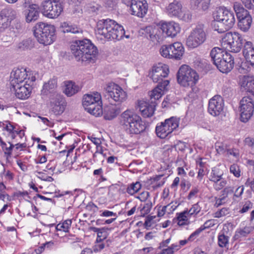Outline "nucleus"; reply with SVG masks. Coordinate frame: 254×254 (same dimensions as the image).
<instances>
[{"label": "nucleus", "instance_id": "nucleus-1", "mask_svg": "<svg viewBox=\"0 0 254 254\" xmlns=\"http://www.w3.org/2000/svg\"><path fill=\"white\" fill-rule=\"evenodd\" d=\"M70 50L76 61L86 64L94 63L98 54L97 47L87 39L75 41Z\"/></svg>", "mask_w": 254, "mask_h": 254}, {"label": "nucleus", "instance_id": "nucleus-34", "mask_svg": "<svg viewBox=\"0 0 254 254\" xmlns=\"http://www.w3.org/2000/svg\"><path fill=\"white\" fill-rule=\"evenodd\" d=\"M92 229L94 232H97V238L96 240L97 242H100L102 240L105 241L104 240L107 239L111 231L110 228L105 227H103L101 229L93 227Z\"/></svg>", "mask_w": 254, "mask_h": 254}, {"label": "nucleus", "instance_id": "nucleus-61", "mask_svg": "<svg viewBox=\"0 0 254 254\" xmlns=\"http://www.w3.org/2000/svg\"><path fill=\"white\" fill-rule=\"evenodd\" d=\"M6 123L5 126L4 127V130H6L9 133L13 132V128H15V127H14L9 121H5Z\"/></svg>", "mask_w": 254, "mask_h": 254}, {"label": "nucleus", "instance_id": "nucleus-41", "mask_svg": "<svg viewBox=\"0 0 254 254\" xmlns=\"http://www.w3.org/2000/svg\"><path fill=\"white\" fill-rule=\"evenodd\" d=\"M63 32L64 33H71L73 34H77V33H81L82 31V30L78 27L76 25H65V23H64V26L63 29Z\"/></svg>", "mask_w": 254, "mask_h": 254}, {"label": "nucleus", "instance_id": "nucleus-59", "mask_svg": "<svg viewBox=\"0 0 254 254\" xmlns=\"http://www.w3.org/2000/svg\"><path fill=\"white\" fill-rule=\"evenodd\" d=\"M226 153L228 155H232L236 158L239 157V151L236 148H228Z\"/></svg>", "mask_w": 254, "mask_h": 254}, {"label": "nucleus", "instance_id": "nucleus-15", "mask_svg": "<svg viewBox=\"0 0 254 254\" xmlns=\"http://www.w3.org/2000/svg\"><path fill=\"white\" fill-rule=\"evenodd\" d=\"M223 41L224 45H227L233 53L239 52L245 41L242 35L238 32H227L225 34Z\"/></svg>", "mask_w": 254, "mask_h": 254}, {"label": "nucleus", "instance_id": "nucleus-5", "mask_svg": "<svg viewBox=\"0 0 254 254\" xmlns=\"http://www.w3.org/2000/svg\"><path fill=\"white\" fill-rule=\"evenodd\" d=\"M55 32L56 28L54 25L40 22L35 25L34 34L40 43L48 45L55 40Z\"/></svg>", "mask_w": 254, "mask_h": 254}, {"label": "nucleus", "instance_id": "nucleus-13", "mask_svg": "<svg viewBox=\"0 0 254 254\" xmlns=\"http://www.w3.org/2000/svg\"><path fill=\"white\" fill-rule=\"evenodd\" d=\"M43 14L49 18H56L63 10L61 0H46L41 4Z\"/></svg>", "mask_w": 254, "mask_h": 254}, {"label": "nucleus", "instance_id": "nucleus-33", "mask_svg": "<svg viewBox=\"0 0 254 254\" xmlns=\"http://www.w3.org/2000/svg\"><path fill=\"white\" fill-rule=\"evenodd\" d=\"M211 0H190L191 7L193 9H201L205 11L208 9Z\"/></svg>", "mask_w": 254, "mask_h": 254}, {"label": "nucleus", "instance_id": "nucleus-32", "mask_svg": "<svg viewBox=\"0 0 254 254\" xmlns=\"http://www.w3.org/2000/svg\"><path fill=\"white\" fill-rule=\"evenodd\" d=\"M80 90L79 87L71 81L65 82V89L64 93L68 97H70L77 93Z\"/></svg>", "mask_w": 254, "mask_h": 254}, {"label": "nucleus", "instance_id": "nucleus-16", "mask_svg": "<svg viewBox=\"0 0 254 254\" xmlns=\"http://www.w3.org/2000/svg\"><path fill=\"white\" fill-rule=\"evenodd\" d=\"M17 16L16 10L10 6L2 9L0 12V34L9 29L11 22Z\"/></svg>", "mask_w": 254, "mask_h": 254}, {"label": "nucleus", "instance_id": "nucleus-43", "mask_svg": "<svg viewBox=\"0 0 254 254\" xmlns=\"http://www.w3.org/2000/svg\"><path fill=\"white\" fill-rule=\"evenodd\" d=\"M177 17L185 22H190L191 19L192 15L189 10H182Z\"/></svg>", "mask_w": 254, "mask_h": 254}, {"label": "nucleus", "instance_id": "nucleus-44", "mask_svg": "<svg viewBox=\"0 0 254 254\" xmlns=\"http://www.w3.org/2000/svg\"><path fill=\"white\" fill-rule=\"evenodd\" d=\"M163 175H158L150 179L151 184L153 185V188L154 189L159 188L163 185L164 181L159 182Z\"/></svg>", "mask_w": 254, "mask_h": 254}, {"label": "nucleus", "instance_id": "nucleus-14", "mask_svg": "<svg viewBox=\"0 0 254 254\" xmlns=\"http://www.w3.org/2000/svg\"><path fill=\"white\" fill-rule=\"evenodd\" d=\"M161 55L166 58L180 60L184 53V48L180 42L163 45L160 49Z\"/></svg>", "mask_w": 254, "mask_h": 254}, {"label": "nucleus", "instance_id": "nucleus-36", "mask_svg": "<svg viewBox=\"0 0 254 254\" xmlns=\"http://www.w3.org/2000/svg\"><path fill=\"white\" fill-rule=\"evenodd\" d=\"M164 33L159 29H155L152 33L149 34V37L151 40L154 43H159L163 40Z\"/></svg>", "mask_w": 254, "mask_h": 254}, {"label": "nucleus", "instance_id": "nucleus-56", "mask_svg": "<svg viewBox=\"0 0 254 254\" xmlns=\"http://www.w3.org/2000/svg\"><path fill=\"white\" fill-rule=\"evenodd\" d=\"M249 233V232L246 229L240 230L236 232L234 238L238 239L242 237H246Z\"/></svg>", "mask_w": 254, "mask_h": 254}, {"label": "nucleus", "instance_id": "nucleus-20", "mask_svg": "<svg viewBox=\"0 0 254 254\" xmlns=\"http://www.w3.org/2000/svg\"><path fill=\"white\" fill-rule=\"evenodd\" d=\"M224 105L222 97L220 95H215L209 101L208 111L211 115L217 116L222 112Z\"/></svg>", "mask_w": 254, "mask_h": 254}, {"label": "nucleus", "instance_id": "nucleus-54", "mask_svg": "<svg viewBox=\"0 0 254 254\" xmlns=\"http://www.w3.org/2000/svg\"><path fill=\"white\" fill-rule=\"evenodd\" d=\"M200 211V208L198 204V203L193 204L191 208L188 210V214H190V215H192L194 214H197Z\"/></svg>", "mask_w": 254, "mask_h": 254}, {"label": "nucleus", "instance_id": "nucleus-27", "mask_svg": "<svg viewBox=\"0 0 254 254\" xmlns=\"http://www.w3.org/2000/svg\"><path fill=\"white\" fill-rule=\"evenodd\" d=\"M57 81L55 78L50 79L47 82L44 83L41 90L43 95L49 96V98L53 94H59L56 91Z\"/></svg>", "mask_w": 254, "mask_h": 254}, {"label": "nucleus", "instance_id": "nucleus-25", "mask_svg": "<svg viewBox=\"0 0 254 254\" xmlns=\"http://www.w3.org/2000/svg\"><path fill=\"white\" fill-rule=\"evenodd\" d=\"M111 20L110 19L99 20L97 24V32L107 39L111 37Z\"/></svg>", "mask_w": 254, "mask_h": 254}, {"label": "nucleus", "instance_id": "nucleus-24", "mask_svg": "<svg viewBox=\"0 0 254 254\" xmlns=\"http://www.w3.org/2000/svg\"><path fill=\"white\" fill-rule=\"evenodd\" d=\"M162 33L165 34L166 36L174 37L180 31L179 25L175 22H163L160 27Z\"/></svg>", "mask_w": 254, "mask_h": 254}, {"label": "nucleus", "instance_id": "nucleus-51", "mask_svg": "<svg viewBox=\"0 0 254 254\" xmlns=\"http://www.w3.org/2000/svg\"><path fill=\"white\" fill-rule=\"evenodd\" d=\"M230 171L236 177H239L240 175V169L239 167L235 164L231 165L230 167Z\"/></svg>", "mask_w": 254, "mask_h": 254}, {"label": "nucleus", "instance_id": "nucleus-52", "mask_svg": "<svg viewBox=\"0 0 254 254\" xmlns=\"http://www.w3.org/2000/svg\"><path fill=\"white\" fill-rule=\"evenodd\" d=\"M219 183H214V185H213L214 188L216 190H220L222 189L227 184V181L221 178V180H220Z\"/></svg>", "mask_w": 254, "mask_h": 254}, {"label": "nucleus", "instance_id": "nucleus-22", "mask_svg": "<svg viewBox=\"0 0 254 254\" xmlns=\"http://www.w3.org/2000/svg\"><path fill=\"white\" fill-rule=\"evenodd\" d=\"M150 97V103L146 102H139L138 106L139 111L141 113L142 116L144 118H149L151 117L155 110V107L157 105L156 100L154 98Z\"/></svg>", "mask_w": 254, "mask_h": 254}, {"label": "nucleus", "instance_id": "nucleus-7", "mask_svg": "<svg viewBox=\"0 0 254 254\" xmlns=\"http://www.w3.org/2000/svg\"><path fill=\"white\" fill-rule=\"evenodd\" d=\"M82 105L85 110L91 115L99 117L102 114L101 95L97 92L84 95Z\"/></svg>", "mask_w": 254, "mask_h": 254}, {"label": "nucleus", "instance_id": "nucleus-26", "mask_svg": "<svg viewBox=\"0 0 254 254\" xmlns=\"http://www.w3.org/2000/svg\"><path fill=\"white\" fill-rule=\"evenodd\" d=\"M148 10L147 4L146 2L143 3L140 0H135L134 2L131 4V8L129 10L132 15L139 17H143L146 14Z\"/></svg>", "mask_w": 254, "mask_h": 254}, {"label": "nucleus", "instance_id": "nucleus-10", "mask_svg": "<svg viewBox=\"0 0 254 254\" xmlns=\"http://www.w3.org/2000/svg\"><path fill=\"white\" fill-rule=\"evenodd\" d=\"M207 35L203 24H198L190 32L186 44L190 49H194L204 43Z\"/></svg>", "mask_w": 254, "mask_h": 254}, {"label": "nucleus", "instance_id": "nucleus-64", "mask_svg": "<svg viewBox=\"0 0 254 254\" xmlns=\"http://www.w3.org/2000/svg\"><path fill=\"white\" fill-rule=\"evenodd\" d=\"M245 186L249 187L251 190L254 192V180H251L250 179H248L245 183Z\"/></svg>", "mask_w": 254, "mask_h": 254}, {"label": "nucleus", "instance_id": "nucleus-46", "mask_svg": "<svg viewBox=\"0 0 254 254\" xmlns=\"http://www.w3.org/2000/svg\"><path fill=\"white\" fill-rule=\"evenodd\" d=\"M215 147L217 152L220 154L226 153L228 149L227 144L222 142H216L215 144Z\"/></svg>", "mask_w": 254, "mask_h": 254}, {"label": "nucleus", "instance_id": "nucleus-28", "mask_svg": "<svg viewBox=\"0 0 254 254\" xmlns=\"http://www.w3.org/2000/svg\"><path fill=\"white\" fill-rule=\"evenodd\" d=\"M243 54L246 61L254 67V48L252 42H246L245 43Z\"/></svg>", "mask_w": 254, "mask_h": 254}, {"label": "nucleus", "instance_id": "nucleus-4", "mask_svg": "<svg viewBox=\"0 0 254 254\" xmlns=\"http://www.w3.org/2000/svg\"><path fill=\"white\" fill-rule=\"evenodd\" d=\"M210 56L213 64L221 72L227 73L233 69L234 58L230 54L215 47L211 50Z\"/></svg>", "mask_w": 254, "mask_h": 254}, {"label": "nucleus", "instance_id": "nucleus-45", "mask_svg": "<svg viewBox=\"0 0 254 254\" xmlns=\"http://www.w3.org/2000/svg\"><path fill=\"white\" fill-rule=\"evenodd\" d=\"M229 237L224 234L219 235L218 237V245L221 248L226 247L228 244Z\"/></svg>", "mask_w": 254, "mask_h": 254}, {"label": "nucleus", "instance_id": "nucleus-60", "mask_svg": "<svg viewBox=\"0 0 254 254\" xmlns=\"http://www.w3.org/2000/svg\"><path fill=\"white\" fill-rule=\"evenodd\" d=\"M99 243V244L95 245L94 247L93 250L95 252H99L105 248V241L102 240Z\"/></svg>", "mask_w": 254, "mask_h": 254}, {"label": "nucleus", "instance_id": "nucleus-58", "mask_svg": "<svg viewBox=\"0 0 254 254\" xmlns=\"http://www.w3.org/2000/svg\"><path fill=\"white\" fill-rule=\"evenodd\" d=\"M204 230H205V227H203L202 225L198 229H196L189 236L188 240L190 241H192L193 240V238L194 237L198 236L199 234Z\"/></svg>", "mask_w": 254, "mask_h": 254}, {"label": "nucleus", "instance_id": "nucleus-19", "mask_svg": "<svg viewBox=\"0 0 254 254\" xmlns=\"http://www.w3.org/2000/svg\"><path fill=\"white\" fill-rule=\"evenodd\" d=\"M23 6L26 8L24 11L26 21L28 23L37 20L39 17V6L38 4L30 3L29 0L25 1Z\"/></svg>", "mask_w": 254, "mask_h": 254}, {"label": "nucleus", "instance_id": "nucleus-38", "mask_svg": "<svg viewBox=\"0 0 254 254\" xmlns=\"http://www.w3.org/2000/svg\"><path fill=\"white\" fill-rule=\"evenodd\" d=\"M85 9L88 13L95 15L98 13L101 6L96 3H90L86 5Z\"/></svg>", "mask_w": 254, "mask_h": 254}, {"label": "nucleus", "instance_id": "nucleus-17", "mask_svg": "<svg viewBox=\"0 0 254 254\" xmlns=\"http://www.w3.org/2000/svg\"><path fill=\"white\" fill-rule=\"evenodd\" d=\"M240 120L247 122L252 117L254 111V102L249 97H244L240 101Z\"/></svg>", "mask_w": 254, "mask_h": 254}, {"label": "nucleus", "instance_id": "nucleus-57", "mask_svg": "<svg viewBox=\"0 0 254 254\" xmlns=\"http://www.w3.org/2000/svg\"><path fill=\"white\" fill-rule=\"evenodd\" d=\"M28 192L27 191H16L13 193V196L17 199H21L25 196H28Z\"/></svg>", "mask_w": 254, "mask_h": 254}, {"label": "nucleus", "instance_id": "nucleus-55", "mask_svg": "<svg viewBox=\"0 0 254 254\" xmlns=\"http://www.w3.org/2000/svg\"><path fill=\"white\" fill-rule=\"evenodd\" d=\"M233 188L231 187H227L224 188L221 191L222 199H225L229 194L233 193Z\"/></svg>", "mask_w": 254, "mask_h": 254}, {"label": "nucleus", "instance_id": "nucleus-48", "mask_svg": "<svg viewBox=\"0 0 254 254\" xmlns=\"http://www.w3.org/2000/svg\"><path fill=\"white\" fill-rule=\"evenodd\" d=\"M63 241L65 243H69L70 244H73L76 242H79L80 239L79 238L77 237L75 235L69 234L65 235L63 237Z\"/></svg>", "mask_w": 254, "mask_h": 254}, {"label": "nucleus", "instance_id": "nucleus-35", "mask_svg": "<svg viewBox=\"0 0 254 254\" xmlns=\"http://www.w3.org/2000/svg\"><path fill=\"white\" fill-rule=\"evenodd\" d=\"M223 173L217 167L212 168L211 171L209 175L208 179L210 181L213 183H218L221 180Z\"/></svg>", "mask_w": 254, "mask_h": 254}, {"label": "nucleus", "instance_id": "nucleus-18", "mask_svg": "<svg viewBox=\"0 0 254 254\" xmlns=\"http://www.w3.org/2000/svg\"><path fill=\"white\" fill-rule=\"evenodd\" d=\"M36 77L33 75L28 79L24 84H18L11 85L15 91V96L20 99H27L30 95L32 90V86Z\"/></svg>", "mask_w": 254, "mask_h": 254}, {"label": "nucleus", "instance_id": "nucleus-3", "mask_svg": "<svg viewBox=\"0 0 254 254\" xmlns=\"http://www.w3.org/2000/svg\"><path fill=\"white\" fill-rule=\"evenodd\" d=\"M121 123L126 132L129 134H138L143 132L146 125L140 116L130 110H126L121 115Z\"/></svg>", "mask_w": 254, "mask_h": 254}, {"label": "nucleus", "instance_id": "nucleus-23", "mask_svg": "<svg viewBox=\"0 0 254 254\" xmlns=\"http://www.w3.org/2000/svg\"><path fill=\"white\" fill-rule=\"evenodd\" d=\"M28 76L26 69L22 68L15 69L11 74V77L12 78L10 81L11 85L25 83L29 78H31V76Z\"/></svg>", "mask_w": 254, "mask_h": 254}, {"label": "nucleus", "instance_id": "nucleus-50", "mask_svg": "<svg viewBox=\"0 0 254 254\" xmlns=\"http://www.w3.org/2000/svg\"><path fill=\"white\" fill-rule=\"evenodd\" d=\"M10 146L9 147L7 146V144L5 143L4 146H2L1 148L4 151V154L6 156V158L10 157L11 155L12 150L14 147V145L11 144L10 142H8Z\"/></svg>", "mask_w": 254, "mask_h": 254}, {"label": "nucleus", "instance_id": "nucleus-9", "mask_svg": "<svg viewBox=\"0 0 254 254\" xmlns=\"http://www.w3.org/2000/svg\"><path fill=\"white\" fill-rule=\"evenodd\" d=\"M233 7L238 20V28L243 32H247L252 23V17L250 12L239 2H234Z\"/></svg>", "mask_w": 254, "mask_h": 254}, {"label": "nucleus", "instance_id": "nucleus-40", "mask_svg": "<svg viewBox=\"0 0 254 254\" xmlns=\"http://www.w3.org/2000/svg\"><path fill=\"white\" fill-rule=\"evenodd\" d=\"M188 214V210H185L181 213H177L176 219L178 221V224L179 226L186 225V221L188 220L186 215Z\"/></svg>", "mask_w": 254, "mask_h": 254}, {"label": "nucleus", "instance_id": "nucleus-6", "mask_svg": "<svg viewBox=\"0 0 254 254\" xmlns=\"http://www.w3.org/2000/svg\"><path fill=\"white\" fill-rule=\"evenodd\" d=\"M213 15L215 21L224 26V28L217 29L219 33H224L232 28L236 23L234 13L225 7H217Z\"/></svg>", "mask_w": 254, "mask_h": 254}, {"label": "nucleus", "instance_id": "nucleus-12", "mask_svg": "<svg viewBox=\"0 0 254 254\" xmlns=\"http://www.w3.org/2000/svg\"><path fill=\"white\" fill-rule=\"evenodd\" d=\"M179 119L172 117L166 119L164 122L157 124L155 128L157 135L161 138H165L169 136V135L178 127Z\"/></svg>", "mask_w": 254, "mask_h": 254}, {"label": "nucleus", "instance_id": "nucleus-49", "mask_svg": "<svg viewBox=\"0 0 254 254\" xmlns=\"http://www.w3.org/2000/svg\"><path fill=\"white\" fill-rule=\"evenodd\" d=\"M243 203L242 208L239 211L240 213H246L253 207L254 204L250 200H247Z\"/></svg>", "mask_w": 254, "mask_h": 254}, {"label": "nucleus", "instance_id": "nucleus-30", "mask_svg": "<svg viewBox=\"0 0 254 254\" xmlns=\"http://www.w3.org/2000/svg\"><path fill=\"white\" fill-rule=\"evenodd\" d=\"M182 10V5L180 1L174 0L167 7V11L170 16L178 17Z\"/></svg>", "mask_w": 254, "mask_h": 254}, {"label": "nucleus", "instance_id": "nucleus-62", "mask_svg": "<svg viewBox=\"0 0 254 254\" xmlns=\"http://www.w3.org/2000/svg\"><path fill=\"white\" fill-rule=\"evenodd\" d=\"M228 213V209L226 208H223L219 211H217L215 213V217L216 218H220L222 216L227 215Z\"/></svg>", "mask_w": 254, "mask_h": 254}, {"label": "nucleus", "instance_id": "nucleus-53", "mask_svg": "<svg viewBox=\"0 0 254 254\" xmlns=\"http://www.w3.org/2000/svg\"><path fill=\"white\" fill-rule=\"evenodd\" d=\"M109 83L104 87L103 94L105 97L109 99L111 98V86Z\"/></svg>", "mask_w": 254, "mask_h": 254}, {"label": "nucleus", "instance_id": "nucleus-63", "mask_svg": "<svg viewBox=\"0 0 254 254\" xmlns=\"http://www.w3.org/2000/svg\"><path fill=\"white\" fill-rule=\"evenodd\" d=\"M244 188L243 186L239 187L235 190L234 196L236 197H240L243 193Z\"/></svg>", "mask_w": 254, "mask_h": 254}, {"label": "nucleus", "instance_id": "nucleus-11", "mask_svg": "<svg viewBox=\"0 0 254 254\" xmlns=\"http://www.w3.org/2000/svg\"><path fill=\"white\" fill-rule=\"evenodd\" d=\"M127 94L118 85L112 82V119L119 115L124 108L123 103Z\"/></svg>", "mask_w": 254, "mask_h": 254}, {"label": "nucleus", "instance_id": "nucleus-29", "mask_svg": "<svg viewBox=\"0 0 254 254\" xmlns=\"http://www.w3.org/2000/svg\"><path fill=\"white\" fill-rule=\"evenodd\" d=\"M240 85L243 90L254 95V79L249 76H243L240 81Z\"/></svg>", "mask_w": 254, "mask_h": 254}, {"label": "nucleus", "instance_id": "nucleus-42", "mask_svg": "<svg viewBox=\"0 0 254 254\" xmlns=\"http://www.w3.org/2000/svg\"><path fill=\"white\" fill-rule=\"evenodd\" d=\"M141 188L139 182H136L130 184L127 189V192L131 195L137 192Z\"/></svg>", "mask_w": 254, "mask_h": 254}, {"label": "nucleus", "instance_id": "nucleus-37", "mask_svg": "<svg viewBox=\"0 0 254 254\" xmlns=\"http://www.w3.org/2000/svg\"><path fill=\"white\" fill-rule=\"evenodd\" d=\"M34 47V44L32 40L30 39H26L19 42L17 47L18 49L21 51L30 50Z\"/></svg>", "mask_w": 254, "mask_h": 254}, {"label": "nucleus", "instance_id": "nucleus-47", "mask_svg": "<svg viewBox=\"0 0 254 254\" xmlns=\"http://www.w3.org/2000/svg\"><path fill=\"white\" fill-rule=\"evenodd\" d=\"M6 187L3 182H0V200L5 201V198L9 199V195L6 192Z\"/></svg>", "mask_w": 254, "mask_h": 254}, {"label": "nucleus", "instance_id": "nucleus-39", "mask_svg": "<svg viewBox=\"0 0 254 254\" xmlns=\"http://www.w3.org/2000/svg\"><path fill=\"white\" fill-rule=\"evenodd\" d=\"M72 221L70 219H67L63 223H59L56 227L57 231H63L68 232L69 229L70 228Z\"/></svg>", "mask_w": 254, "mask_h": 254}, {"label": "nucleus", "instance_id": "nucleus-21", "mask_svg": "<svg viewBox=\"0 0 254 254\" xmlns=\"http://www.w3.org/2000/svg\"><path fill=\"white\" fill-rule=\"evenodd\" d=\"M49 99L52 111L56 115L62 114L66 104L63 96L60 94H55Z\"/></svg>", "mask_w": 254, "mask_h": 254}, {"label": "nucleus", "instance_id": "nucleus-31", "mask_svg": "<svg viewBox=\"0 0 254 254\" xmlns=\"http://www.w3.org/2000/svg\"><path fill=\"white\" fill-rule=\"evenodd\" d=\"M125 35V30L120 24L112 20V39L120 40Z\"/></svg>", "mask_w": 254, "mask_h": 254}, {"label": "nucleus", "instance_id": "nucleus-8", "mask_svg": "<svg viewBox=\"0 0 254 254\" xmlns=\"http://www.w3.org/2000/svg\"><path fill=\"white\" fill-rule=\"evenodd\" d=\"M178 83L183 86L191 88L193 90V86L195 85L199 79V75L197 72L189 65H182L177 75Z\"/></svg>", "mask_w": 254, "mask_h": 254}, {"label": "nucleus", "instance_id": "nucleus-2", "mask_svg": "<svg viewBox=\"0 0 254 254\" xmlns=\"http://www.w3.org/2000/svg\"><path fill=\"white\" fill-rule=\"evenodd\" d=\"M169 69L167 65L159 64L158 65L153 66L152 70L149 73V76L154 82L158 83L156 87L149 93L151 98L159 99L164 94V91L167 90L169 85L168 80H164L168 75Z\"/></svg>", "mask_w": 254, "mask_h": 254}]
</instances>
